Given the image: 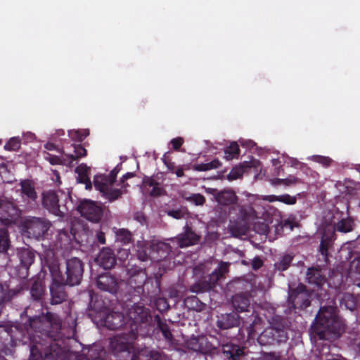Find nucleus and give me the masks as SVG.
Returning a JSON list of instances; mask_svg holds the SVG:
<instances>
[{
	"label": "nucleus",
	"mask_w": 360,
	"mask_h": 360,
	"mask_svg": "<svg viewBox=\"0 0 360 360\" xmlns=\"http://www.w3.org/2000/svg\"><path fill=\"white\" fill-rule=\"evenodd\" d=\"M314 331L321 339L338 336L343 330L342 322L337 317L333 307L322 308L313 326Z\"/></svg>",
	"instance_id": "1"
},
{
	"label": "nucleus",
	"mask_w": 360,
	"mask_h": 360,
	"mask_svg": "<svg viewBox=\"0 0 360 360\" xmlns=\"http://www.w3.org/2000/svg\"><path fill=\"white\" fill-rule=\"evenodd\" d=\"M115 179V174L110 172L108 175H96L94 181L96 188L110 200L117 198L126 191L125 187L119 188V184L114 182Z\"/></svg>",
	"instance_id": "2"
},
{
	"label": "nucleus",
	"mask_w": 360,
	"mask_h": 360,
	"mask_svg": "<svg viewBox=\"0 0 360 360\" xmlns=\"http://www.w3.org/2000/svg\"><path fill=\"white\" fill-rule=\"evenodd\" d=\"M79 212L91 221H98L103 214L101 206L91 200L82 201L78 207Z\"/></svg>",
	"instance_id": "3"
},
{
	"label": "nucleus",
	"mask_w": 360,
	"mask_h": 360,
	"mask_svg": "<svg viewBox=\"0 0 360 360\" xmlns=\"http://www.w3.org/2000/svg\"><path fill=\"white\" fill-rule=\"evenodd\" d=\"M83 273L81 261L73 258L67 262V283L70 285H78L80 283Z\"/></svg>",
	"instance_id": "4"
},
{
	"label": "nucleus",
	"mask_w": 360,
	"mask_h": 360,
	"mask_svg": "<svg viewBox=\"0 0 360 360\" xmlns=\"http://www.w3.org/2000/svg\"><path fill=\"white\" fill-rule=\"evenodd\" d=\"M260 165V163L257 160H251L249 162H244L242 165L240 166L234 167L229 174L228 179L230 180H234L239 177H240L243 172L247 169H250L252 167L253 168H257Z\"/></svg>",
	"instance_id": "5"
},
{
	"label": "nucleus",
	"mask_w": 360,
	"mask_h": 360,
	"mask_svg": "<svg viewBox=\"0 0 360 360\" xmlns=\"http://www.w3.org/2000/svg\"><path fill=\"white\" fill-rule=\"evenodd\" d=\"M98 264L104 269H111L115 264V259L110 249H103L97 259Z\"/></svg>",
	"instance_id": "6"
},
{
	"label": "nucleus",
	"mask_w": 360,
	"mask_h": 360,
	"mask_svg": "<svg viewBox=\"0 0 360 360\" xmlns=\"http://www.w3.org/2000/svg\"><path fill=\"white\" fill-rule=\"evenodd\" d=\"M116 285L115 278L107 274L99 276L97 281L98 287L103 290L112 292L115 290Z\"/></svg>",
	"instance_id": "7"
},
{
	"label": "nucleus",
	"mask_w": 360,
	"mask_h": 360,
	"mask_svg": "<svg viewBox=\"0 0 360 360\" xmlns=\"http://www.w3.org/2000/svg\"><path fill=\"white\" fill-rule=\"evenodd\" d=\"M198 240V236L191 231H186L184 235L176 238L179 246L181 248L194 245Z\"/></svg>",
	"instance_id": "8"
},
{
	"label": "nucleus",
	"mask_w": 360,
	"mask_h": 360,
	"mask_svg": "<svg viewBox=\"0 0 360 360\" xmlns=\"http://www.w3.org/2000/svg\"><path fill=\"white\" fill-rule=\"evenodd\" d=\"M89 168L84 164H82L76 168V172L78 174L77 181L79 183L84 184L86 189L91 187L89 178Z\"/></svg>",
	"instance_id": "9"
},
{
	"label": "nucleus",
	"mask_w": 360,
	"mask_h": 360,
	"mask_svg": "<svg viewBox=\"0 0 360 360\" xmlns=\"http://www.w3.org/2000/svg\"><path fill=\"white\" fill-rule=\"evenodd\" d=\"M43 203L50 211L56 213L58 208V198L55 193L50 191L44 194Z\"/></svg>",
	"instance_id": "10"
},
{
	"label": "nucleus",
	"mask_w": 360,
	"mask_h": 360,
	"mask_svg": "<svg viewBox=\"0 0 360 360\" xmlns=\"http://www.w3.org/2000/svg\"><path fill=\"white\" fill-rule=\"evenodd\" d=\"M21 191L23 195L31 200H34L37 198L34 188L29 181H23L21 182Z\"/></svg>",
	"instance_id": "11"
},
{
	"label": "nucleus",
	"mask_w": 360,
	"mask_h": 360,
	"mask_svg": "<svg viewBox=\"0 0 360 360\" xmlns=\"http://www.w3.org/2000/svg\"><path fill=\"white\" fill-rule=\"evenodd\" d=\"M86 155L85 148L81 146H74V153H65V156L68 158V163H71L76 158L84 157Z\"/></svg>",
	"instance_id": "12"
},
{
	"label": "nucleus",
	"mask_w": 360,
	"mask_h": 360,
	"mask_svg": "<svg viewBox=\"0 0 360 360\" xmlns=\"http://www.w3.org/2000/svg\"><path fill=\"white\" fill-rule=\"evenodd\" d=\"M265 199L269 200V202L278 200L288 205H293L296 202L295 198L292 197L289 195H284L281 196L269 195L266 196Z\"/></svg>",
	"instance_id": "13"
},
{
	"label": "nucleus",
	"mask_w": 360,
	"mask_h": 360,
	"mask_svg": "<svg viewBox=\"0 0 360 360\" xmlns=\"http://www.w3.org/2000/svg\"><path fill=\"white\" fill-rule=\"evenodd\" d=\"M239 147L236 142H233L230 146L225 149V158L228 160H231L236 158L239 153Z\"/></svg>",
	"instance_id": "14"
},
{
	"label": "nucleus",
	"mask_w": 360,
	"mask_h": 360,
	"mask_svg": "<svg viewBox=\"0 0 360 360\" xmlns=\"http://www.w3.org/2000/svg\"><path fill=\"white\" fill-rule=\"evenodd\" d=\"M234 307L240 311H245L248 307V300L240 295L236 296L233 300Z\"/></svg>",
	"instance_id": "15"
},
{
	"label": "nucleus",
	"mask_w": 360,
	"mask_h": 360,
	"mask_svg": "<svg viewBox=\"0 0 360 360\" xmlns=\"http://www.w3.org/2000/svg\"><path fill=\"white\" fill-rule=\"evenodd\" d=\"M217 200L219 203L227 204L234 201L235 195L231 191L221 192L218 195Z\"/></svg>",
	"instance_id": "16"
},
{
	"label": "nucleus",
	"mask_w": 360,
	"mask_h": 360,
	"mask_svg": "<svg viewBox=\"0 0 360 360\" xmlns=\"http://www.w3.org/2000/svg\"><path fill=\"white\" fill-rule=\"evenodd\" d=\"M3 212L7 213L9 216L13 215L15 210L12 203L4 202L0 203V215L1 217L6 219V216Z\"/></svg>",
	"instance_id": "17"
},
{
	"label": "nucleus",
	"mask_w": 360,
	"mask_h": 360,
	"mask_svg": "<svg viewBox=\"0 0 360 360\" xmlns=\"http://www.w3.org/2000/svg\"><path fill=\"white\" fill-rule=\"evenodd\" d=\"M297 290H298L297 293H295V292L293 291V292H291V293L290 294V296H289L290 300H291V301L296 304H298L300 300H302L306 296V294L304 293V285H299Z\"/></svg>",
	"instance_id": "18"
},
{
	"label": "nucleus",
	"mask_w": 360,
	"mask_h": 360,
	"mask_svg": "<svg viewBox=\"0 0 360 360\" xmlns=\"http://www.w3.org/2000/svg\"><path fill=\"white\" fill-rule=\"evenodd\" d=\"M229 230L233 236L238 237L244 235L246 233L248 228L244 224H233L230 226Z\"/></svg>",
	"instance_id": "19"
},
{
	"label": "nucleus",
	"mask_w": 360,
	"mask_h": 360,
	"mask_svg": "<svg viewBox=\"0 0 360 360\" xmlns=\"http://www.w3.org/2000/svg\"><path fill=\"white\" fill-rule=\"evenodd\" d=\"M352 221L350 219H342L337 225V229L341 232H349L352 230Z\"/></svg>",
	"instance_id": "20"
},
{
	"label": "nucleus",
	"mask_w": 360,
	"mask_h": 360,
	"mask_svg": "<svg viewBox=\"0 0 360 360\" xmlns=\"http://www.w3.org/2000/svg\"><path fill=\"white\" fill-rule=\"evenodd\" d=\"M45 158L51 165H59V164H67V163H68V158L65 156V153L61 158H58V157H56V156L51 155L50 154H47L45 156Z\"/></svg>",
	"instance_id": "21"
},
{
	"label": "nucleus",
	"mask_w": 360,
	"mask_h": 360,
	"mask_svg": "<svg viewBox=\"0 0 360 360\" xmlns=\"http://www.w3.org/2000/svg\"><path fill=\"white\" fill-rule=\"evenodd\" d=\"M220 165L219 160H214L210 163L195 165L194 169L198 171H207L211 169L217 168Z\"/></svg>",
	"instance_id": "22"
},
{
	"label": "nucleus",
	"mask_w": 360,
	"mask_h": 360,
	"mask_svg": "<svg viewBox=\"0 0 360 360\" xmlns=\"http://www.w3.org/2000/svg\"><path fill=\"white\" fill-rule=\"evenodd\" d=\"M89 134V131L86 129L82 131L79 130H71L69 131V136L71 139L80 141L84 139Z\"/></svg>",
	"instance_id": "23"
},
{
	"label": "nucleus",
	"mask_w": 360,
	"mask_h": 360,
	"mask_svg": "<svg viewBox=\"0 0 360 360\" xmlns=\"http://www.w3.org/2000/svg\"><path fill=\"white\" fill-rule=\"evenodd\" d=\"M226 317L229 320L228 322L225 323L223 321H218V326L219 327L226 328L237 324L238 321L235 315H226Z\"/></svg>",
	"instance_id": "24"
},
{
	"label": "nucleus",
	"mask_w": 360,
	"mask_h": 360,
	"mask_svg": "<svg viewBox=\"0 0 360 360\" xmlns=\"http://www.w3.org/2000/svg\"><path fill=\"white\" fill-rule=\"evenodd\" d=\"M309 281L310 283H315L317 285H320L321 283L322 278L320 277L319 271L316 269H309L308 272Z\"/></svg>",
	"instance_id": "25"
},
{
	"label": "nucleus",
	"mask_w": 360,
	"mask_h": 360,
	"mask_svg": "<svg viewBox=\"0 0 360 360\" xmlns=\"http://www.w3.org/2000/svg\"><path fill=\"white\" fill-rule=\"evenodd\" d=\"M20 146V141L18 138H12L4 146V148L8 150H16Z\"/></svg>",
	"instance_id": "26"
},
{
	"label": "nucleus",
	"mask_w": 360,
	"mask_h": 360,
	"mask_svg": "<svg viewBox=\"0 0 360 360\" xmlns=\"http://www.w3.org/2000/svg\"><path fill=\"white\" fill-rule=\"evenodd\" d=\"M224 352L229 354L230 357L233 359H235L236 356H239L243 354V351L236 346H233L231 349H229V346L224 347Z\"/></svg>",
	"instance_id": "27"
},
{
	"label": "nucleus",
	"mask_w": 360,
	"mask_h": 360,
	"mask_svg": "<svg viewBox=\"0 0 360 360\" xmlns=\"http://www.w3.org/2000/svg\"><path fill=\"white\" fill-rule=\"evenodd\" d=\"M148 185L152 188L151 190L148 189V191L151 195L157 196L162 193V189L158 185H154L150 182V181H145L144 186L146 187Z\"/></svg>",
	"instance_id": "28"
},
{
	"label": "nucleus",
	"mask_w": 360,
	"mask_h": 360,
	"mask_svg": "<svg viewBox=\"0 0 360 360\" xmlns=\"http://www.w3.org/2000/svg\"><path fill=\"white\" fill-rule=\"evenodd\" d=\"M8 239L7 234L3 231L0 232V250L1 251H6L8 248Z\"/></svg>",
	"instance_id": "29"
},
{
	"label": "nucleus",
	"mask_w": 360,
	"mask_h": 360,
	"mask_svg": "<svg viewBox=\"0 0 360 360\" xmlns=\"http://www.w3.org/2000/svg\"><path fill=\"white\" fill-rule=\"evenodd\" d=\"M312 159L319 162L322 164L323 166H328L330 164L331 160L329 158L327 157H322V156H313Z\"/></svg>",
	"instance_id": "30"
},
{
	"label": "nucleus",
	"mask_w": 360,
	"mask_h": 360,
	"mask_svg": "<svg viewBox=\"0 0 360 360\" xmlns=\"http://www.w3.org/2000/svg\"><path fill=\"white\" fill-rule=\"evenodd\" d=\"M159 250H164L165 252H167L169 250V248H168V246L165 243H161V242H159L157 244L153 245L152 250H155V251L158 252Z\"/></svg>",
	"instance_id": "31"
},
{
	"label": "nucleus",
	"mask_w": 360,
	"mask_h": 360,
	"mask_svg": "<svg viewBox=\"0 0 360 360\" xmlns=\"http://www.w3.org/2000/svg\"><path fill=\"white\" fill-rule=\"evenodd\" d=\"M192 198H193V200L194 201V202L195 203V205H201L205 202L204 197L202 195H200V194L194 195L192 197Z\"/></svg>",
	"instance_id": "32"
},
{
	"label": "nucleus",
	"mask_w": 360,
	"mask_h": 360,
	"mask_svg": "<svg viewBox=\"0 0 360 360\" xmlns=\"http://www.w3.org/2000/svg\"><path fill=\"white\" fill-rule=\"evenodd\" d=\"M183 139L181 138H176L171 141V143L173 146V148L176 150H177L182 144H183Z\"/></svg>",
	"instance_id": "33"
},
{
	"label": "nucleus",
	"mask_w": 360,
	"mask_h": 360,
	"mask_svg": "<svg viewBox=\"0 0 360 360\" xmlns=\"http://www.w3.org/2000/svg\"><path fill=\"white\" fill-rule=\"evenodd\" d=\"M25 255L28 256V260L25 261L24 259H22V262H24L25 265L30 264L34 260V256L32 255V254L31 252H27V251L23 252L22 257H23Z\"/></svg>",
	"instance_id": "34"
},
{
	"label": "nucleus",
	"mask_w": 360,
	"mask_h": 360,
	"mask_svg": "<svg viewBox=\"0 0 360 360\" xmlns=\"http://www.w3.org/2000/svg\"><path fill=\"white\" fill-rule=\"evenodd\" d=\"M281 181H283L285 185H292L297 182V179L293 176H290L289 178H287L285 179H281Z\"/></svg>",
	"instance_id": "35"
},
{
	"label": "nucleus",
	"mask_w": 360,
	"mask_h": 360,
	"mask_svg": "<svg viewBox=\"0 0 360 360\" xmlns=\"http://www.w3.org/2000/svg\"><path fill=\"white\" fill-rule=\"evenodd\" d=\"M157 306L160 310H163L167 308V304L164 299H160L157 302Z\"/></svg>",
	"instance_id": "36"
},
{
	"label": "nucleus",
	"mask_w": 360,
	"mask_h": 360,
	"mask_svg": "<svg viewBox=\"0 0 360 360\" xmlns=\"http://www.w3.org/2000/svg\"><path fill=\"white\" fill-rule=\"evenodd\" d=\"M262 262L259 258H255L252 261V267L255 269H259L260 266H262Z\"/></svg>",
	"instance_id": "37"
},
{
	"label": "nucleus",
	"mask_w": 360,
	"mask_h": 360,
	"mask_svg": "<svg viewBox=\"0 0 360 360\" xmlns=\"http://www.w3.org/2000/svg\"><path fill=\"white\" fill-rule=\"evenodd\" d=\"M24 136L27 141H31L35 139V135L31 132H27L25 134Z\"/></svg>",
	"instance_id": "38"
},
{
	"label": "nucleus",
	"mask_w": 360,
	"mask_h": 360,
	"mask_svg": "<svg viewBox=\"0 0 360 360\" xmlns=\"http://www.w3.org/2000/svg\"><path fill=\"white\" fill-rule=\"evenodd\" d=\"M228 264L226 263H220L219 266V270L221 274L225 273L227 271Z\"/></svg>",
	"instance_id": "39"
},
{
	"label": "nucleus",
	"mask_w": 360,
	"mask_h": 360,
	"mask_svg": "<svg viewBox=\"0 0 360 360\" xmlns=\"http://www.w3.org/2000/svg\"><path fill=\"white\" fill-rule=\"evenodd\" d=\"M128 255H129V252L127 250H125V249L121 250L119 252V257L121 259H123L125 257H127Z\"/></svg>",
	"instance_id": "40"
},
{
	"label": "nucleus",
	"mask_w": 360,
	"mask_h": 360,
	"mask_svg": "<svg viewBox=\"0 0 360 360\" xmlns=\"http://www.w3.org/2000/svg\"><path fill=\"white\" fill-rule=\"evenodd\" d=\"M242 146H247L248 148H252L255 146V143L250 140L243 142Z\"/></svg>",
	"instance_id": "41"
},
{
	"label": "nucleus",
	"mask_w": 360,
	"mask_h": 360,
	"mask_svg": "<svg viewBox=\"0 0 360 360\" xmlns=\"http://www.w3.org/2000/svg\"><path fill=\"white\" fill-rule=\"evenodd\" d=\"M45 148L49 150H53L56 148V146L54 144L51 143H47L46 145H45Z\"/></svg>",
	"instance_id": "42"
},
{
	"label": "nucleus",
	"mask_w": 360,
	"mask_h": 360,
	"mask_svg": "<svg viewBox=\"0 0 360 360\" xmlns=\"http://www.w3.org/2000/svg\"><path fill=\"white\" fill-rule=\"evenodd\" d=\"M169 214L176 219L181 218V213L178 211L172 212Z\"/></svg>",
	"instance_id": "43"
},
{
	"label": "nucleus",
	"mask_w": 360,
	"mask_h": 360,
	"mask_svg": "<svg viewBox=\"0 0 360 360\" xmlns=\"http://www.w3.org/2000/svg\"><path fill=\"white\" fill-rule=\"evenodd\" d=\"M52 274H53V281L57 284H60L62 283V281L59 279L58 276L56 274H54L53 272Z\"/></svg>",
	"instance_id": "44"
},
{
	"label": "nucleus",
	"mask_w": 360,
	"mask_h": 360,
	"mask_svg": "<svg viewBox=\"0 0 360 360\" xmlns=\"http://www.w3.org/2000/svg\"><path fill=\"white\" fill-rule=\"evenodd\" d=\"M120 233L124 235V236L126 238L127 240H129V239H130V234H129V233L128 231H121Z\"/></svg>",
	"instance_id": "45"
},
{
	"label": "nucleus",
	"mask_w": 360,
	"mask_h": 360,
	"mask_svg": "<svg viewBox=\"0 0 360 360\" xmlns=\"http://www.w3.org/2000/svg\"><path fill=\"white\" fill-rule=\"evenodd\" d=\"M324 240L323 239L322 240V242H321V252L322 253V255H324L325 254V252H326V248H325V244H324Z\"/></svg>",
	"instance_id": "46"
},
{
	"label": "nucleus",
	"mask_w": 360,
	"mask_h": 360,
	"mask_svg": "<svg viewBox=\"0 0 360 360\" xmlns=\"http://www.w3.org/2000/svg\"><path fill=\"white\" fill-rule=\"evenodd\" d=\"M176 174L177 175V176L180 177V176H182L183 174H184V172H183V170L181 169H178L176 172Z\"/></svg>",
	"instance_id": "47"
},
{
	"label": "nucleus",
	"mask_w": 360,
	"mask_h": 360,
	"mask_svg": "<svg viewBox=\"0 0 360 360\" xmlns=\"http://www.w3.org/2000/svg\"><path fill=\"white\" fill-rule=\"evenodd\" d=\"M133 176V174L132 173H127L125 175L123 176V179H127L128 178H131Z\"/></svg>",
	"instance_id": "48"
},
{
	"label": "nucleus",
	"mask_w": 360,
	"mask_h": 360,
	"mask_svg": "<svg viewBox=\"0 0 360 360\" xmlns=\"http://www.w3.org/2000/svg\"><path fill=\"white\" fill-rule=\"evenodd\" d=\"M98 240L103 244L105 243V238L102 235L98 236Z\"/></svg>",
	"instance_id": "49"
},
{
	"label": "nucleus",
	"mask_w": 360,
	"mask_h": 360,
	"mask_svg": "<svg viewBox=\"0 0 360 360\" xmlns=\"http://www.w3.org/2000/svg\"><path fill=\"white\" fill-rule=\"evenodd\" d=\"M272 162H273L274 165H276L277 163H281V160H280V158L273 159L272 160Z\"/></svg>",
	"instance_id": "50"
},
{
	"label": "nucleus",
	"mask_w": 360,
	"mask_h": 360,
	"mask_svg": "<svg viewBox=\"0 0 360 360\" xmlns=\"http://www.w3.org/2000/svg\"><path fill=\"white\" fill-rule=\"evenodd\" d=\"M212 276L215 277V281H217L219 278V273L214 272Z\"/></svg>",
	"instance_id": "51"
},
{
	"label": "nucleus",
	"mask_w": 360,
	"mask_h": 360,
	"mask_svg": "<svg viewBox=\"0 0 360 360\" xmlns=\"http://www.w3.org/2000/svg\"><path fill=\"white\" fill-rule=\"evenodd\" d=\"M191 300L193 302H198V300H197V299H196L195 297H192V298L191 299Z\"/></svg>",
	"instance_id": "52"
},
{
	"label": "nucleus",
	"mask_w": 360,
	"mask_h": 360,
	"mask_svg": "<svg viewBox=\"0 0 360 360\" xmlns=\"http://www.w3.org/2000/svg\"><path fill=\"white\" fill-rule=\"evenodd\" d=\"M286 266H281V265L278 266V269H281V270H284L285 269Z\"/></svg>",
	"instance_id": "53"
},
{
	"label": "nucleus",
	"mask_w": 360,
	"mask_h": 360,
	"mask_svg": "<svg viewBox=\"0 0 360 360\" xmlns=\"http://www.w3.org/2000/svg\"><path fill=\"white\" fill-rule=\"evenodd\" d=\"M139 258H140L141 260H143V261H144V260L146 259V257H142L141 255H139Z\"/></svg>",
	"instance_id": "54"
},
{
	"label": "nucleus",
	"mask_w": 360,
	"mask_h": 360,
	"mask_svg": "<svg viewBox=\"0 0 360 360\" xmlns=\"http://www.w3.org/2000/svg\"><path fill=\"white\" fill-rule=\"evenodd\" d=\"M38 226V224H33V229H34L35 228H37Z\"/></svg>",
	"instance_id": "55"
},
{
	"label": "nucleus",
	"mask_w": 360,
	"mask_h": 360,
	"mask_svg": "<svg viewBox=\"0 0 360 360\" xmlns=\"http://www.w3.org/2000/svg\"><path fill=\"white\" fill-rule=\"evenodd\" d=\"M282 159H283V161L285 162L286 160H285V158L284 156H282Z\"/></svg>",
	"instance_id": "56"
},
{
	"label": "nucleus",
	"mask_w": 360,
	"mask_h": 360,
	"mask_svg": "<svg viewBox=\"0 0 360 360\" xmlns=\"http://www.w3.org/2000/svg\"><path fill=\"white\" fill-rule=\"evenodd\" d=\"M309 304V303H304V306H307Z\"/></svg>",
	"instance_id": "57"
},
{
	"label": "nucleus",
	"mask_w": 360,
	"mask_h": 360,
	"mask_svg": "<svg viewBox=\"0 0 360 360\" xmlns=\"http://www.w3.org/2000/svg\"><path fill=\"white\" fill-rule=\"evenodd\" d=\"M1 173H2L1 168H0V174H1Z\"/></svg>",
	"instance_id": "58"
}]
</instances>
